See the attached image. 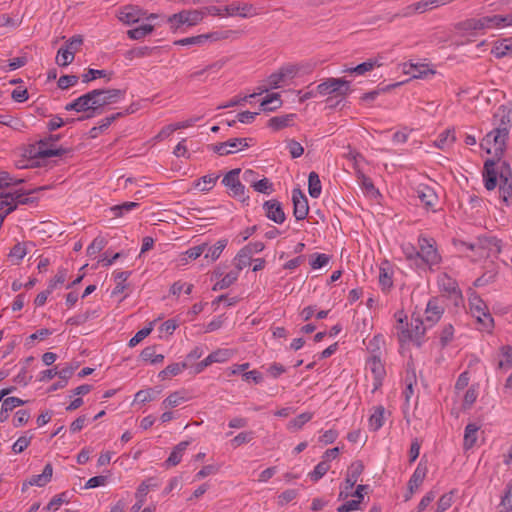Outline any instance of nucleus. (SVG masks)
Here are the masks:
<instances>
[{
    "mask_svg": "<svg viewBox=\"0 0 512 512\" xmlns=\"http://www.w3.org/2000/svg\"><path fill=\"white\" fill-rule=\"evenodd\" d=\"M443 313L444 307L440 304V300L432 298L427 303L424 321L428 326H433L441 319Z\"/></svg>",
    "mask_w": 512,
    "mask_h": 512,
    "instance_id": "nucleus-13",
    "label": "nucleus"
},
{
    "mask_svg": "<svg viewBox=\"0 0 512 512\" xmlns=\"http://www.w3.org/2000/svg\"><path fill=\"white\" fill-rule=\"evenodd\" d=\"M228 350H217L206 357L209 365L216 362H224L229 358Z\"/></svg>",
    "mask_w": 512,
    "mask_h": 512,
    "instance_id": "nucleus-62",
    "label": "nucleus"
},
{
    "mask_svg": "<svg viewBox=\"0 0 512 512\" xmlns=\"http://www.w3.org/2000/svg\"><path fill=\"white\" fill-rule=\"evenodd\" d=\"M398 330V340L404 344L412 342L416 346L420 347L423 341V337L426 332L425 321L417 318H412L411 323L404 325L402 317L398 318V324L396 326Z\"/></svg>",
    "mask_w": 512,
    "mask_h": 512,
    "instance_id": "nucleus-2",
    "label": "nucleus"
},
{
    "mask_svg": "<svg viewBox=\"0 0 512 512\" xmlns=\"http://www.w3.org/2000/svg\"><path fill=\"white\" fill-rule=\"evenodd\" d=\"M497 171L495 170V162L493 160H487L484 164L483 177L485 181V188L487 190H493L497 186Z\"/></svg>",
    "mask_w": 512,
    "mask_h": 512,
    "instance_id": "nucleus-18",
    "label": "nucleus"
},
{
    "mask_svg": "<svg viewBox=\"0 0 512 512\" xmlns=\"http://www.w3.org/2000/svg\"><path fill=\"white\" fill-rule=\"evenodd\" d=\"M384 414H385V409L383 406H377L374 408V411L369 418V427L373 431H377L378 429H380L383 426Z\"/></svg>",
    "mask_w": 512,
    "mask_h": 512,
    "instance_id": "nucleus-28",
    "label": "nucleus"
},
{
    "mask_svg": "<svg viewBox=\"0 0 512 512\" xmlns=\"http://www.w3.org/2000/svg\"><path fill=\"white\" fill-rule=\"evenodd\" d=\"M239 277V273L238 271H230L229 273H227L223 278H221L219 281H217L212 290L213 291H218V290H223V289H226L228 287H230Z\"/></svg>",
    "mask_w": 512,
    "mask_h": 512,
    "instance_id": "nucleus-37",
    "label": "nucleus"
},
{
    "mask_svg": "<svg viewBox=\"0 0 512 512\" xmlns=\"http://www.w3.org/2000/svg\"><path fill=\"white\" fill-rule=\"evenodd\" d=\"M294 114H287L283 116H276L269 120L268 126L273 128L274 130H280L287 126H289L292 121Z\"/></svg>",
    "mask_w": 512,
    "mask_h": 512,
    "instance_id": "nucleus-48",
    "label": "nucleus"
},
{
    "mask_svg": "<svg viewBox=\"0 0 512 512\" xmlns=\"http://www.w3.org/2000/svg\"><path fill=\"white\" fill-rule=\"evenodd\" d=\"M251 141V138H232L225 142L211 144L209 148L220 156H226L248 148Z\"/></svg>",
    "mask_w": 512,
    "mask_h": 512,
    "instance_id": "nucleus-6",
    "label": "nucleus"
},
{
    "mask_svg": "<svg viewBox=\"0 0 512 512\" xmlns=\"http://www.w3.org/2000/svg\"><path fill=\"white\" fill-rule=\"evenodd\" d=\"M188 445H189L188 441H183V442H180L179 444H177L174 447L173 451L171 452L170 456L165 461V464L168 467L178 465L180 463L183 453L186 450Z\"/></svg>",
    "mask_w": 512,
    "mask_h": 512,
    "instance_id": "nucleus-23",
    "label": "nucleus"
},
{
    "mask_svg": "<svg viewBox=\"0 0 512 512\" xmlns=\"http://www.w3.org/2000/svg\"><path fill=\"white\" fill-rule=\"evenodd\" d=\"M252 187L255 191L263 194H270L273 191V185L267 178L253 182Z\"/></svg>",
    "mask_w": 512,
    "mask_h": 512,
    "instance_id": "nucleus-58",
    "label": "nucleus"
},
{
    "mask_svg": "<svg viewBox=\"0 0 512 512\" xmlns=\"http://www.w3.org/2000/svg\"><path fill=\"white\" fill-rule=\"evenodd\" d=\"M330 469V465L327 462V460H322L319 462L314 470L309 474L311 480L318 481L320 478H322L327 471Z\"/></svg>",
    "mask_w": 512,
    "mask_h": 512,
    "instance_id": "nucleus-53",
    "label": "nucleus"
},
{
    "mask_svg": "<svg viewBox=\"0 0 512 512\" xmlns=\"http://www.w3.org/2000/svg\"><path fill=\"white\" fill-rule=\"evenodd\" d=\"M282 100L279 93H272L267 95L260 104L263 111H274L281 107Z\"/></svg>",
    "mask_w": 512,
    "mask_h": 512,
    "instance_id": "nucleus-27",
    "label": "nucleus"
},
{
    "mask_svg": "<svg viewBox=\"0 0 512 512\" xmlns=\"http://www.w3.org/2000/svg\"><path fill=\"white\" fill-rule=\"evenodd\" d=\"M438 284L441 290L449 294H459V290L457 289V284L455 280L450 278L447 274H443L439 277Z\"/></svg>",
    "mask_w": 512,
    "mask_h": 512,
    "instance_id": "nucleus-36",
    "label": "nucleus"
},
{
    "mask_svg": "<svg viewBox=\"0 0 512 512\" xmlns=\"http://www.w3.org/2000/svg\"><path fill=\"white\" fill-rule=\"evenodd\" d=\"M350 82L343 78H327L317 85V92L321 96L335 95L345 97L350 93Z\"/></svg>",
    "mask_w": 512,
    "mask_h": 512,
    "instance_id": "nucleus-5",
    "label": "nucleus"
},
{
    "mask_svg": "<svg viewBox=\"0 0 512 512\" xmlns=\"http://www.w3.org/2000/svg\"><path fill=\"white\" fill-rule=\"evenodd\" d=\"M252 257L249 254L248 250H245L244 248L240 249V251L237 253L236 257L234 258V265L236 268V271L238 273L244 269L245 267L249 266L251 264Z\"/></svg>",
    "mask_w": 512,
    "mask_h": 512,
    "instance_id": "nucleus-39",
    "label": "nucleus"
},
{
    "mask_svg": "<svg viewBox=\"0 0 512 512\" xmlns=\"http://www.w3.org/2000/svg\"><path fill=\"white\" fill-rule=\"evenodd\" d=\"M263 210L266 217L277 224H282L286 219L282 205L278 200L272 199L265 201Z\"/></svg>",
    "mask_w": 512,
    "mask_h": 512,
    "instance_id": "nucleus-12",
    "label": "nucleus"
},
{
    "mask_svg": "<svg viewBox=\"0 0 512 512\" xmlns=\"http://www.w3.org/2000/svg\"><path fill=\"white\" fill-rule=\"evenodd\" d=\"M461 244L463 246H466L468 249H470L472 251L477 250V249L490 248L491 246H495L498 251L500 250V247L498 246V241L495 238L479 239L478 242H476V243L468 244L466 242H462Z\"/></svg>",
    "mask_w": 512,
    "mask_h": 512,
    "instance_id": "nucleus-40",
    "label": "nucleus"
},
{
    "mask_svg": "<svg viewBox=\"0 0 512 512\" xmlns=\"http://www.w3.org/2000/svg\"><path fill=\"white\" fill-rule=\"evenodd\" d=\"M139 206V203L137 202H124L119 205H114L109 208V213L114 217H122L126 213L132 211L133 209L137 208Z\"/></svg>",
    "mask_w": 512,
    "mask_h": 512,
    "instance_id": "nucleus-31",
    "label": "nucleus"
},
{
    "mask_svg": "<svg viewBox=\"0 0 512 512\" xmlns=\"http://www.w3.org/2000/svg\"><path fill=\"white\" fill-rule=\"evenodd\" d=\"M381 63L377 58H371L367 61L357 65L356 67L348 68L344 72L355 73L357 75H363L366 72L373 70L375 67H380Z\"/></svg>",
    "mask_w": 512,
    "mask_h": 512,
    "instance_id": "nucleus-24",
    "label": "nucleus"
},
{
    "mask_svg": "<svg viewBox=\"0 0 512 512\" xmlns=\"http://www.w3.org/2000/svg\"><path fill=\"white\" fill-rule=\"evenodd\" d=\"M321 182L316 172L312 171L308 177V192L312 198H318L321 194Z\"/></svg>",
    "mask_w": 512,
    "mask_h": 512,
    "instance_id": "nucleus-33",
    "label": "nucleus"
},
{
    "mask_svg": "<svg viewBox=\"0 0 512 512\" xmlns=\"http://www.w3.org/2000/svg\"><path fill=\"white\" fill-rule=\"evenodd\" d=\"M453 492L444 494L440 497L437 503L435 512H445L452 505Z\"/></svg>",
    "mask_w": 512,
    "mask_h": 512,
    "instance_id": "nucleus-63",
    "label": "nucleus"
},
{
    "mask_svg": "<svg viewBox=\"0 0 512 512\" xmlns=\"http://www.w3.org/2000/svg\"><path fill=\"white\" fill-rule=\"evenodd\" d=\"M219 176L215 174H209L201 177L195 183V188L200 191H209L213 188Z\"/></svg>",
    "mask_w": 512,
    "mask_h": 512,
    "instance_id": "nucleus-44",
    "label": "nucleus"
},
{
    "mask_svg": "<svg viewBox=\"0 0 512 512\" xmlns=\"http://www.w3.org/2000/svg\"><path fill=\"white\" fill-rule=\"evenodd\" d=\"M479 429H480V426L475 423L467 424V426L465 427V432H464V442H463L464 449H466V450L471 449L475 445L477 438H478Z\"/></svg>",
    "mask_w": 512,
    "mask_h": 512,
    "instance_id": "nucleus-22",
    "label": "nucleus"
},
{
    "mask_svg": "<svg viewBox=\"0 0 512 512\" xmlns=\"http://www.w3.org/2000/svg\"><path fill=\"white\" fill-rule=\"evenodd\" d=\"M366 369L370 370L374 376L373 390H377L382 385V380L386 371L379 356L370 357L366 363Z\"/></svg>",
    "mask_w": 512,
    "mask_h": 512,
    "instance_id": "nucleus-15",
    "label": "nucleus"
},
{
    "mask_svg": "<svg viewBox=\"0 0 512 512\" xmlns=\"http://www.w3.org/2000/svg\"><path fill=\"white\" fill-rule=\"evenodd\" d=\"M385 344V340L382 335H375L368 343L367 350L370 352L371 357L381 355V349Z\"/></svg>",
    "mask_w": 512,
    "mask_h": 512,
    "instance_id": "nucleus-46",
    "label": "nucleus"
},
{
    "mask_svg": "<svg viewBox=\"0 0 512 512\" xmlns=\"http://www.w3.org/2000/svg\"><path fill=\"white\" fill-rule=\"evenodd\" d=\"M145 16V11L138 6L126 5L119 9L117 17L126 25L137 23Z\"/></svg>",
    "mask_w": 512,
    "mask_h": 512,
    "instance_id": "nucleus-10",
    "label": "nucleus"
},
{
    "mask_svg": "<svg viewBox=\"0 0 512 512\" xmlns=\"http://www.w3.org/2000/svg\"><path fill=\"white\" fill-rule=\"evenodd\" d=\"M207 42L206 34L197 36L187 37L180 39L175 42L176 45L187 46V45H202Z\"/></svg>",
    "mask_w": 512,
    "mask_h": 512,
    "instance_id": "nucleus-56",
    "label": "nucleus"
},
{
    "mask_svg": "<svg viewBox=\"0 0 512 512\" xmlns=\"http://www.w3.org/2000/svg\"><path fill=\"white\" fill-rule=\"evenodd\" d=\"M511 510H512V485H509L505 494L501 498L499 512H510Z\"/></svg>",
    "mask_w": 512,
    "mask_h": 512,
    "instance_id": "nucleus-59",
    "label": "nucleus"
},
{
    "mask_svg": "<svg viewBox=\"0 0 512 512\" xmlns=\"http://www.w3.org/2000/svg\"><path fill=\"white\" fill-rule=\"evenodd\" d=\"M357 177L362 189L371 197H377L379 195L378 190L375 188L372 180L367 177L360 170L357 171Z\"/></svg>",
    "mask_w": 512,
    "mask_h": 512,
    "instance_id": "nucleus-30",
    "label": "nucleus"
},
{
    "mask_svg": "<svg viewBox=\"0 0 512 512\" xmlns=\"http://www.w3.org/2000/svg\"><path fill=\"white\" fill-rule=\"evenodd\" d=\"M419 250L417 253V260L422 264L437 265L441 261V256L435 248V241L426 237L420 236L418 239Z\"/></svg>",
    "mask_w": 512,
    "mask_h": 512,
    "instance_id": "nucleus-4",
    "label": "nucleus"
},
{
    "mask_svg": "<svg viewBox=\"0 0 512 512\" xmlns=\"http://www.w3.org/2000/svg\"><path fill=\"white\" fill-rule=\"evenodd\" d=\"M52 474H53L52 465L50 463H48L45 465L43 472L41 474L33 475L32 477H30L28 479V484L30 486L43 487L51 480Z\"/></svg>",
    "mask_w": 512,
    "mask_h": 512,
    "instance_id": "nucleus-20",
    "label": "nucleus"
},
{
    "mask_svg": "<svg viewBox=\"0 0 512 512\" xmlns=\"http://www.w3.org/2000/svg\"><path fill=\"white\" fill-rule=\"evenodd\" d=\"M226 245L227 240L225 239L217 241L214 246L208 248L205 254V258H211L212 261L217 260L225 249Z\"/></svg>",
    "mask_w": 512,
    "mask_h": 512,
    "instance_id": "nucleus-49",
    "label": "nucleus"
},
{
    "mask_svg": "<svg viewBox=\"0 0 512 512\" xmlns=\"http://www.w3.org/2000/svg\"><path fill=\"white\" fill-rule=\"evenodd\" d=\"M238 34H239V32L235 31V30H219V31L207 33L206 37H207V41L209 40L212 42H216V41H222V40H227V39H235L238 37Z\"/></svg>",
    "mask_w": 512,
    "mask_h": 512,
    "instance_id": "nucleus-34",
    "label": "nucleus"
},
{
    "mask_svg": "<svg viewBox=\"0 0 512 512\" xmlns=\"http://www.w3.org/2000/svg\"><path fill=\"white\" fill-rule=\"evenodd\" d=\"M508 130L505 127L495 128L488 133L484 141L488 144H494V151L496 156H501L505 150L506 140L508 138Z\"/></svg>",
    "mask_w": 512,
    "mask_h": 512,
    "instance_id": "nucleus-8",
    "label": "nucleus"
},
{
    "mask_svg": "<svg viewBox=\"0 0 512 512\" xmlns=\"http://www.w3.org/2000/svg\"><path fill=\"white\" fill-rule=\"evenodd\" d=\"M78 76L76 75H63L59 78L57 85L60 89L66 90L71 86H74L78 83Z\"/></svg>",
    "mask_w": 512,
    "mask_h": 512,
    "instance_id": "nucleus-61",
    "label": "nucleus"
},
{
    "mask_svg": "<svg viewBox=\"0 0 512 512\" xmlns=\"http://www.w3.org/2000/svg\"><path fill=\"white\" fill-rule=\"evenodd\" d=\"M66 153V149L63 148H47V140H40L37 155L41 158L62 156Z\"/></svg>",
    "mask_w": 512,
    "mask_h": 512,
    "instance_id": "nucleus-29",
    "label": "nucleus"
},
{
    "mask_svg": "<svg viewBox=\"0 0 512 512\" xmlns=\"http://www.w3.org/2000/svg\"><path fill=\"white\" fill-rule=\"evenodd\" d=\"M239 173L240 169H232L224 176L222 183L230 189L233 197L241 198L242 201H245L249 197L244 195L245 187L239 181Z\"/></svg>",
    "mask_w": 512,
    "mask_h": 512,
    "instance_id": "nucleus-7",
    "label": "nucleus"
},
{
    "mask_svg": "<svg viewBox=\"0 0 512 512\" xmlns=\"http://www.w3.org/2000/svg\"><path fill=\"white\" fill-rule=\"evenodd\" d=\"M500 351L503 359L498 362V368L509 369L512 366V347L505 345L501 347Z\"/></svg>",
    "mask_w": 512,
    "mask_h": 512,
    "instance_id": "nucleus-50",
    "label": "nucleus"
},
{
    "mask_svg": "<svg viewBox=\"0 0 512 512\" xmlns=\"http://www.w3.org/2000/svg\"><path fill=\"white\" fill-rule=\"evenodd\" d=\"M500 178V186H499V192L500 197L504 202H508L509 198H512V176L507 177H499Z\"/></svg>",
    "mask_w": 512,
    "mask_h": 512,
    "instance_id": "nucleus-41",
    "label": "nucleus"
},
{
    "mask_svg": "<svg viewBox=\"0 0 512 512\" xmlns=\"http://www.w3.org/2000/svg\"><path fill=\"white\" fill-rule=\"evenodd\" d=\"M293 214L297 220H303L307 217L309 206L306 196L300 189L292 191Z\"/></svg>",
    "mask_w": 512,
    "mask_h": 512,
    "instance_id": "nucleus-11",
    "label": "nucleus"
},
{
    "mask_svg": "<svg viewBox=\"0 0 512 512\" xmlns=\"http://www.w3.org/2000/svg\"><path fill=\"white\" fill-rule=\"evenodd\" d=\"M189 398L185 396V393L182 391H176L171 393L164 401L163 406L164 408H173L177 407L178 405L182 404L183 402L187 401Z\"/></svg>",
    "mask_w": 512,
    "mask_h": 512,
    "instance_id": "nucleus-43",
    "label": "nucleus"
},
{
    "mask_svg": "<svg viewBox=\"0 0 512 512\" xmlns=\"http://www.w3.org/2000/svg\"><path fill=\"white\" fill-rule=\"evenodd\" d=\"M364 470V465L361 461L353 462L347 471V476L345 479V489L348 491L354 487L356 482L358 481L359 476L362 474Z\"/></svg>",
    "mask_w": 512,
    "mask_h": 512,
    "instance_id": "nucleus-19",
    "label": "nucleus"
},
{
    "mask_svg": "<svg viewBox=\"0 0 512 512\" xmlns=\"http://www.w3.org/2000/svg\"><path fill=\"white\" fill-rule=\"evenodd\" d=\"M141 359L152 364L161 363L164 360V355L156 354V348L154 346L146 347L142 350Z\"/></svg>",
    "mask_w": 512,
    "mask_h": 512,
    "instance_id": "nucleus-45",
    "label": "nucleus"
},
{
    "mask_svg": "<svg viewBox=\"0 0 512 512\" xmlns=\"http://www.w3.org/2000/svg\"><path fill=\"white\" fill-rule=\"evenodd\" d=\"M426 473L427 468L423 466L421 463H419L408 482V488L411 494H413L414 491L417 490L419 486L423 483L426 477Z\"/></svg>",
    "mask_w": 512,
    "mask_h": 512,
    "instance_id": "nucleus-21",
    "label": "nucleus"
},
{
    "mask_svg": "<svg viewBox=\"0 0 512 512\" xmlns=\"http://www.w3.org/2000/svg\"><path fill=\"white\" fill-rule=\"evenodd\" d=\"M111 73H107L106 70H97V69H88L85 74L82 75V81L84 83H88L96 78H105L108 77V81L110 80Z\"/></svg>",
    "mask_w": 512,
    "mask_h": 512,
    "instance_id": "nucleus-54",
    "label": "nucleus"
},
{
    "mask_svg": "<svg viewBox=\"0 0 512 512\" xmlns=\"http://www.w3.org/2000/svg\"><path fill=\"white\" fill-rule=\"evenodd\" d=\"M203 19V12L198 10L182 11L170 17V22H177L179 24L195 25Z\"/></svg>",
    "mask_w": 512,
    "mask_h": 512,
    "instance_id": "nucleus-17",
    "label": "nucleus"
},
{
    "mask_svg": "<svg viewBox=\"0 0 512 512\" xmlns=\"http://www.w3.org/2000/svg\"><path fill=\"white\" fill-rule=\"evenodd\" d=\"M509 51H512V37L495 42L491 53L496 58H503Z\"/></svg>",
    "mask_w": 512,
    "mask_h": 512,
    "instance_id": "nucleus-25",
    "label": "nucleus"
},
{
    "mask_svg": "<svg viewBox=\"0 0 512 512\" xmlns=\"http://www.w3.org/2000/svg\"><path fill=\"white\" fill-rule=\"evenodd\" d=\"M312 417H313L312 413L304 412V413L298 415L297 417H295L294 419H292L288 424V428L295 429V430L301 429L304 424H306L307 422H309L312 419Z\"/></svg>",
    "mask_w": 512,
    "mask_h": 512,
    "instance_id": "nucleus-51",
    "label": "nucleus"
},
{
    "mask_svg": "<svg viewBox=\"0 0 512 512\" xmlns=\"http://www.w3.org/2000/svg\"><path fill=\"white\" fill-rule=\"evenodd\" d=\"M501 15L484 16L481 18H470L455 25L457 30L461 31H477L498 27L502 24Z\"/></svg>",
    "mask_w": 512,
    "mask_h": 512,
    "instance_id": "nucleus-3",
    "label": "nucleus"
},
{
    "mask_svg": "<svg viewBox=\"0 0 512 512\" xmlns=\"http://www.w3.org/2000/svg\"><path fill=\"white\" fill-rule=\"evenodd\" d=\"M26 254H27V250H26L25 245L22 243H17L12 247V249L9 253V257L12 260H16L15 263L18 264L25 257Z\"/></svg>",
    "mask_w": 512,
    "mask_h": 512,
    "instance_id": "nucleus-57",
    "label": "nucleus"
},
{
    "mask_svg": "<svg viewBox=\"0 0 512 512\" xmlns=\"http://www.w3.org/2000/svg\"><path fill=\"white\" fill-rule=\"evenodd\" d=\"M23 404H25V401L18 397H7L2 401L0 415L12 411L14 408L21 406Z\"/></svg>",
    "mask_w": 512,
    "mask_h": 512,
    "instance_id": "nucleus-52",
    "label": "nucleus"
},
{
    "mask_svg": "<svg viewBox=\"0 0 512 512\" xmlns=\"http://www.w3.org/2000/svg\"><path fill=\"white\" fill-rule=\"evenodd\" d=\"M107 241L103 237H96L87 248V254L89 256L95 255L104 249Z\"/></svg>",
    "mask_w": 512,
    "mask_h": 512,
    "instance_id": "nucleus-60",
    "label": "nucleus"
},
{
    "mask_svg": "<svg viewBox=\"0 0 512 512\" xmlns=\"http://www.w3.org/2000/svg\"><path fill=\"white\" fill-rule=\"evenodd\" d=\"M125 94L121 89H94L65 106L66 111L85 112L86 115L78 120H84L94 117L101 113V109L113 103H116Z\"/></svg>",
    "mask_w": 512,
    "mask_h": 512,
    "instance_id": "nucleus-1",
    "label": "nucleus"
},
{
    "mask_svg": "<svg viewBox=\"0 0 512 512\" xmlns=\"http://www.w3.org/2000/svg\"><path fill=\"white\" fill-rule=\"evenodd\" d=\"M75 57V51L70 50L68 47H61L56 56V63L59 66H67L71 64Z\"/></svg>",
    "mask_w": 512,
    "mask_h": 512,
    "instance_id": "nucleus-38",
    "label": "nucleus"
},
{
    "mask_svg": "<svg viewBox=\"0 0 512 512\" xmlns=\"http://www.w3.org/2000/svg\"><path fill=\"white\" fill-rule=\"evenodd\" d=\"M158 393L159 392H156L153 389L140 390L135 395V401H139L142 403L150 402L156 398Z\"/></svg>",
    "mask_w": 512,
    "mask_h": 512,
    "instance_id": "nucleus-64",
    "label": "nucleus"
},
{
    "mask_svg": "<svg viewBox=\"0 0 512 512\" xmlns=\"http://www.w3.org/2000/svg\"><path fill=\"white\" fill-rule=\"evenodd\" d=\"M404 72L409 74L412 78H423L428 73L434 74V71L428 69L427 65L424 64H413L405 65Z\"/></svg>",
    "mask_w": 512,
    "mask_h": 512,
    "instance_id": "nucleus-26",
    "label": "nucleus"
},
{
    "mask_svg": "<svg viewBox=\"0 0 512 512\" xmlns=\"http://www.w3.org/2000/svg\"><path fill=\"white\" fill-rule=\"evenodd\" d=\"M485 309L486 307L481 300H477V303L471 302V310L478 322L483 325L484 329H490L493 327V318Z\"/></svg>",
    "mask_w": 512,
    "mask_h": 512,
    "instance_id": "nucleus-16",
    "label": "nucleus"
},
{
    "mask_svg": "<svg viewBox=\"0 0 512 512\" xmlns=\"http://www.w3.org/2000/svg\"><path fill=\"white\" fill-rule=\"evenodd\" d=\"M417 197L427 210L436 211L435 206L438 202V196L435 191L424 184H420L416 189Z\"/></svg>",
    "mask_w": 512,
    "mask_h": 512,
    "instance_id": "nucleus-14",
    "label": "nucleus"
},
{
    "mask_svg": "<svg viewBox=\"0 0 512 512\" xmlns=\"http://www.w3.org/2000/svg\"><path fill=\"white\" fill-rule=\"evenodd\" d=\"M46 189L45 186H42V187H38V188H35L33 190H28V191H22V190H19V191H16L15 193H12L13 194V197H14V202L18 205V204H21V205H26V204H30V203H33L36 198H33V197H24L26 195H30L34 192H37V191H41V190H44Z\"/></svg>",
    "mask_w": 512,
    "mask_h": 512,
    "instance_id": "nucleus-35",
    "label": "nucleus"
},
{
    "mask_svg": "<svg viewBox=\"0 0 512 512\" xmlns=\"http://www.w3.org/2000/svg\"><path fill=\"white\" fill-rule=\"evenodd\" d=\"M495 118H499L500 123L496 128L505 127L509 131L512 122V110L505 106H500L495 114Z\"/></svg>",
    "mask_w": 512,
    "mask_h": 512,
    "instance_id": "nucleus-32",
    "label": "nucleus"
},
{
    "mask_svg": "<svg viewBox=\"0 0 512 512\" xmlns=\"http://www.w3.org/2000/svg\"><path fill=\"white\" fill-rule=\"evenodd\" d=\"M154 30L153 25L144 24L134 29H130L127 31V35L130 39L140 40L144 38L146 35L150 34Z\"/></svg>",
    "mask_w": 512,
    "mask_h": 512,
    "instance_id": "nucleus-47",
    "label": "nucleus"
},
{
    "mask_svg": "<svg viewBox=\"0 0 512 512\" xmlns=\"http://www.w3.org/2000/svg\"><path fill=\"white\" fill-rule=\"evenodd\" d=\"M148 488L149 486L145 482L141 483L140 486L138 487L136 492V498L138 499V501L132 506L133 512H137L141 509L144 503V497L148 492Z\"/></svg>",
    "mask_w": 512,
    "mask_h": 512,
    "instance_id": "nucleus-55",
    "label": "nucleus"
},
{
    "mask_svg": "<svg viewBox=\"0 0 512 512\" xmlns=\"http://www.w3.org/2000/svg\"><path fill=\"white\" fill-rule=\"evenodd\" d=\"M226 16H240L242 18H248L257 15L255 7L250 3L245 2H232L224 7Z\"/></svg>",
    "mask_w": 512,
    "mask_h": 512,
    "instance_id": "nucleus-9",
    "label": "nucleus"
},
{
    "mask_svg": "<svg viewBox=\"0 0 512 512\" xmlns=\"http://www.w3.org/2000/svg\"><path fill=\"white\" fill-rule=\"evenodd\" d=\"M456 140L454 129H446L442 132L438 139L434 142L435 146L439 149H444L446 146L454 143Z\"/></svg>",
    "mask_w": 512,
    "mask_h": 512,
    "instance_id": "nucleus-42",
    "label": "nucleus"
}]
</instances>
